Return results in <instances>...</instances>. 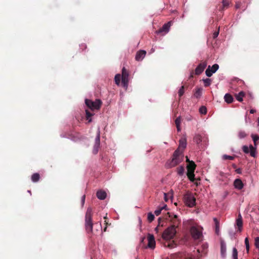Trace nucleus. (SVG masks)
<instances>
[{
	"mask_svg": "<svg viewBox=\"0 0 259 259\" xmlns=\"http://www.w3.org/2000/svg\"><path fill=\"white\" fill-rule=\"evenodd\" d=\"M165 219L169 220L172 225L163 232L162 237L164 240H170L174 237L176 234V227L180 224V221L177 215L171 214L169 212L166 214Z\"/></svg>",
	"mask_w": 259,
	"mask_h": 259,
	"instance_id": "nucleus-1",
	"label": "nucleus"
},
{
	"mask_svg": "<svg viewBox=\"0 0 259 259\" xmlns=\"http://www.w3.org/2000/svg\"><path fill=\"white\" fill-rule=\"evenodd\" d=\"M183 150L180 151L179 149H177L174 152L171 159L165 163V167L169 168L177 166L183 160Z\"/></svg>",
	"mask_w": 259,
	"mask_h": 259,
	"instance_id": "nucleus-2",
	"label": "nucleus"
},
{
	"mask_svg": "<svg viewBox=\"0 0 259 259\" xmlns=\"http://www.w3.org/2000/svg\"><path fill=\"white\" fill-rule=\"evenodd\" d=\"M251 136L255 147H253L252 145H250L249 147L247 146L244 145L242 147V150L245 153H250V155L251 157H256V148L255 147L258 144L257 141L259 140V136L252 134Z\"/></svg>",
	"mask_w": 259,
	"mask_h": 259,
	"instance_id": "nucleus-3",
	"label": "nucleus"
},
{
	"mask_svg": "<svg viewBox=\"0 0 259 259\" xmlns=\"http://www.w3.org/2000/svg\"><path fill=\"white\" fill-rule=\"evenodd\" d=\"M93 211L91 207L88 208L85 215V228L88 233L93 232Z\"/></svg>",
	"mask_w": 259,
	"mask_h": 259,
	"instance_id": "nucleus-4",
	"label": "nucleus"
},
{
	"mask_svg": "<svg viewBox=\"0 0 259 259\" xmlns=\"http://www.w3.org/2000/svg\"><path fill=\"white\" fill-rule=\"evenodd\" d=\"M196 167V165L193 161H191L190 163H188L187 165V176L191 182L195 181V175L194 171Z\"/></svg>",
	"mask_w": 259,
	"mask_h": 259,
	"instance_id": "nucleus-5",
	"label": "nucleus"
},
{
	"mask_svg": "<svg viewBox=\"0 0 259 259\" xmlns=\"http://www.w3.org/2000/svg\"><path fill=\"white\" fill-rule=\"evenodd\" d=\"M85 103L87 107L92 111L99 110L102 105V101L100 99H96L93 101L89 99H85Z\"/></svg>",
	"mask_w": 259,
	"mask_h": 259,
	"instance_id": "nucleus-6",
	"label": "nucleus"
},
{
	"mask_svg": "<svg viewBox=\"0 0 259 259\" xmlns=\"http://www.w3.org/2000/svg\"><path fill=\"white\" fill-rule=\"evenodd\" d=\"M185 204L190 207L194 206L196 204V198L192 193L188 192L184 196Z\"/></svg>",
	"mask_w": 259,
	"mask_h": 259,
	"instance_id": "nucleus-7",
	"label": "nucleus"
},
{
	"mask_svg": "<svg viewBox=\"0 0 259 259\" xmlns=\"http://www.w3.org/2000/svg\"><path fill=\"white\" fill-rule=\"evenodd\" d=\"M190 231L192 237L195 240L199 239L202 236L201 228L192 226L190 228Z\"/></svg>",
	"mask_w": 259,
	"mask_h": 259,
	"instance_id": "nucleus-8",
	"label": "nucleus"
},
{
	"mask_svg": "<svg viewBox=\"0 0 259 259\" xmlns=\"http://www.w3.org/2000/svg\"><path fill=\"white\" fill-rule=\"evenodd\" d=\"M100 132L99 130H98L97 134V136L95 139V145L94 146L93 152L94 154H96L98 151L99 149L100 148Z\"/></svg>",
	"mask_w": 259,
	"mask_h": 259,
	"instance_id": "nucleus-9",
	"label": "nucleus"
},
{
	"mask_svg": "<svg viewBox=\"0 0 259 259\" xmlns=\"http://www.w3.org/2000/svg\"><path fill=\"white\" fill-rule=\"evenodd\" d=\"M219 66L218 64H213L211 67L209 65L205 71V74L208 77L212 76L219 69Z\"/></svg>",
	"mask_w": 259,
	"mask_h": 259,
	"instance_id": "nucleus-10",
	"label": "nucleus"
},
{
	"mask_svg": "<svg viewBox=\"0 0 259 259\" xmlns=\"http://www.w3.org/2000/svg\"><path fill=\"white\" fill-rule=\"evenodd\" d=\"M147 239L148 241V247L151 249H154L155 247V241L153 235L148 234Z\"/></svg>",
	"mask_w": 259,
	"mask_h": 259,
	"instance_id": "nucleus-11",
	"label": "nucleus"
},
{
	"mask_svg": "<svg viewBox=\"0 0 259 259\" xmlns=\"http://www.w3.org/2000/svg\"><path fill=\"white\" fill-rule=\"evenodd\" d=\"M207 63L205 62L200 63L195 70V73L196 75L200 74L206 68Z\"/></svg>",
	"mask_w": 259,
	"mask_h": 259,
	"instance_id": "nucleus-12",
	"label": "nucleus"
},
{
	"mask_svg": "<svg viewBox=\"0 0 259 259\" xmlns=\"http://www.w3.org/2000/svg\"><path fill=\"white\" fill-rule=\"evenodd\" d=\"M171 26V22H168L167 23L164 24L161 28H160L158 31V33L162 32L167 33L169 31V29Z\"/></svg>",
	"mask_w": 259,
	"mask_h": 259,
	"instance_id": "nucleus-13",
	"label": "nucleus"
},
{
	"mask_svg": "<svg viewBox=\"0 0 259 259\" xmlns=\"http://www.w3.org/2000/svg\"><path fill=\"white\" fill-rule=\"evenodd\" d=\"M146 54V51L144 50H140L137 52L135 59L138 61H142L145 57Z\"/></svg>",
	"mask_w": 259,
	"mask_h": 259,
	"instance_id": "nucleus-14",
	"label": "nucleus"
},
{
	"mask_svg": "<svg viewBox=\"0 0 259 259\" xmlns=\"http://www.w3.org/2000/svg\"><path fill=\"white\" fill-rule=\"evenodd\" d=\"M234 186L237 189L241 190L243 188L244 185L240 179H237L234 182Z\"/></svg>",
	"mask_w": 259,
	"mask_h": 259,
	"instance_id": "nucleus-15",
	"label": "nucleus"
},
{
	"mask_svg": "<svg viewBox=\"0 0 259 259\" xmlns=\"http://www.w3.org/2000/svg\"><path fill=\"white\" fill-rule=\"evenodd\" d=\"M187 145V140L186 138H182L179 141V146L178 149L181 151V148L183 149H185Z\"/></svg>",
	"mask_w": 259,
	"mask_h": 259,
	"instance_id": "nucleus-16",
	"label": "nucleus"
},
{
	"mask_svg": "<svg viewBox=\"0 0 259 259\" xmlns=\"http://www.w3.org/2000/svg\"><path fill=\"white\" fill-rule=\"evenodd\" d=\"M236 225L238 228L239 231H241L243 226V222L242 217L240 214H239L238 218L236 220Z\"/></svg>",
	"mask_w": 259,
	"mask_h": 259,
	"instance_id": "nucleus-17",
	"label": "nucleus"
},
{
	"mask_svg": "<svg viewBox=\"0 0 259 259\" xmlns=\"http://www.w3.org/2000/svg\"><path fill=\"white\" fill-rule=\"evenodd\" d=\"M97 197L100 200H104L106 197V193L103 190H99L97 192Z\"/></svg>",
	"mask_w": 259,
	"mask_h": 259,
	"instance_id": "nucleus-18",
	"label": "nucleus"
},
{
	"mask_svg": "<svg viewBox=\"0 0 259 259\" xmlns=\"http://www.w3.org/2000/svg\"><path fill=\"white\" fill-rule=\"evenodd\" d=\"M213 221L215 225V232L217 235L219 234L220 232V222L219 221L215 218H213Z\"/></svg>",
	"mask_w": 259,
	"mask_h": 259,
	"instance_id": "nucleus-19",
	"label": "nucleus"
},
{
	"mask_svg": "<svg viewBox=\"0 0 259 259\" xmlns=\"http://www.w3.org/2000/svg\"><path fill=\"white\" fill-rule=\"evenodd\" d=\"M221 252L222 256L223 257H225L226 252V246L224 242H221Z\"/></svg>",
	"mask_w": 259,
	"mask_h": 259,
	"instance_id": "nucleus-20",
	"label": "nucleus"
},
{
	"mask_svg": "<svg viewBox=\"0 0 259 259\" xmlns=\"http://www.w3.org/2000/svg\"><path fill=\"white\" fill-rule=\"evenodd\" d=\"M224 99H225V101L227 103H232L233 100H234V99L233 98V97L229 94H226L225 96H224Z\"/></svg>",
	"mask_w": 259,
	"mask_h": 259,
	"instance_id": "nucleus-21",
	"label": "nucleus"
},
{
	"mask_svg": "<svg viewBox=\"0 0 259 259\" xmlns=\"http://www.w3.org/2000/svg\"><path fill=\"white\" fill-rule=\"evenodd\" d=\"M128 83V77L121 76V84L123 87L127 88Z\"/></svg>",
	"mask_w": 259,
	"mask_h": 259,
	"instance_id": "nucleus-22",
	"label": "nucleus"
},
{
	"mask_svg": "<svg viewBox=\"0 0 259 259\" xmlns=\"http://www.w3.org/2000/svg\"><path fill=\"white\" fill-rule=\"evenodd\" d=\"M194 141L197 145H199L202 141V139L200 135H196L194 138Z\"/></svg>",
	"mask_w": 259,
	"mask_h": 259,
	"instance_id": "nucleus-23",
	"label": "nucleus"
},
{
	"mask_svg": "<svg viewBox=\"0 0 259 259\" xmlns=\"http://www.w3.org/2000/svg\"><path fill=\"white\" fill-rule=\"evenodd\" d=\"M202 88H197L194 93L195 97L197 99L199 98L202 95Z\"/></svg>",
	"mask_w": 259,
	"mask_h": 259,
	"instance_id": "nucleus-24",
	"label": "nucleus"
},
{
	"mask_svg": "<svg viewBox=\"0 0 259 259\" xmlns=\"http://www.w3.org/2000/svg\"><path fill=\"white\" fill-rule=\"evenodd\" d=\"M85 114H86V119L88 120L89 122H91L92 121L91 117L94 114L91 112L89 110H85Z\"/></svg>",
	"mask_w": 259,
	"mask_h": 259,
	"instance_id": "nucleus-25",
	"label": "nucleus"
},
{
	"mask_svg": "<svg viewBox=\"0 0 259 259\" xmlns=\"http://www.w3.org/2000/svg\"><path fill=\"white\" fill-rule=\"evenodd\" d=\"M40 176L38 173H34L31 176V180L33 182H37L39 180Z\"/></svg>",
	"mask_w": 259,
	"mask_h": 259,
	"instance_id": "nucleus-26",
	"label": "nucleus"
},
{
	"mask_svg": "<svg viewBox=\"0 0 259 259\" xmlns=\"http://www.w3.org/2000/svg\"><path fill=\"white\" fill-rule=\"evenodd\" d=\"M245 95V93L243 92H240L238 94H236L235 95L236 99L239 101L241 102L243 100V97Z\"/></svg>",
	"mask_w": 259,
	"mask_h": 259,
	"instance_id": "nucleus-27",
	"label": "nucleus"
},
{
	"mask_svg": "<svg viewBox=\"0 0 259 259\" xmlns=\"http://www.w3.org/2000/svg\"><path fill=\"white\" fill-rule=\"evenodd\" d=\"M180 123H181V118H180V117H179L177 118L175 120V124L176 125V127H177V130L178 132L181 131Z\"/></svg>",
	"mask_w": 259,
	"mask_h": 259,
	"instance_id": "nucleus-28",
	"label": "nucleus"
},
{
	"mask_svg": "<svg viewBox=\"0 0 259 259\" xmlns=\"http://www.w3.org/2000/svg\"><path fill=\"white\" fill-rule=\"evenodd\" d=\"M121 78V76L120 74H117L115 76V77H114L115 82L117 85H119Z\"/></svg>",
	"mask_w": 259,
	"mask_h": 259,
	"instance_id": "nucleus-29",
	"label": "nucleus"
},
{
	"mask_svg": "<svg viewBox=\"0 0 259 259\" xmlns=\"http://www.w3.org/2000/svg\"><path fill=\"white\" fill-rule=\"evenodd\" d=\"M184 170L185 169L183 166H179L177 169L178 174L180 176H182L184 174Z\"/></svg>",
	"mask_w": 259,
	"mask_h": 259,
	"instance_id": "nucleus-30",
	"label": "nucleus"
},
{
	"mask_svg": "<svg viewBox=\"0 0 259 259\" xmlns=\"http://www.w3.org/2000/svg\"><path fill=\"white\" fill-rule=\"evenodd\" d=\"M176 245V244L174 243L173 241L171 242H167L164 243V246L169 248H172L175 247Z\"/></svg>",
	"mask_w": 259,
	"mask_h": 259,
	"instance_id": "nucleus-31",
	"label": "nucleus"
},
{
	"mask_svg": "<svg viewBox=\"0 0 259 259\" xmlns=\"http://www.w3.org/2000/svg\"><path fill=\"white\" fill-rule=\"evenodd\" d=\"M204 85L205 87L209 86L211 83V80L209 78H206L203 80Z\"/></svg>",
	"mask_w": 259,
	"mask_h": 259,
	"instance_id": "nucleus-32",
	"label": "nucleus"
},
{
	"mask_svg": "<svg viewBox=\"0 0 259 259\" xmlns=\"http://www.w3.org/2000/svg\"><path fill=\"white\" fill-rule=\"evenodd\" d=\"M247 134L245 133L244 131H240L238 133V137L240 139L244 138L247 136Z\"/></svg>",
	"mask_w": 259,
	"mask_h": 259,
	"instance_id": "nucleus-33",
	"label": "nucleus"
},
{
	"mask_svg": "<svg viewBox=\"0 0 259 259\" xmlns=\"http://www.w3.org/2000/svg\"><path fill=\"white\" fill-rule=\"evenodd\" d=\"M244 242L247 252L248 253L249 251V243L248 237L245 238Z\"/></svg>",
	"mask_w": 259,
	"mask_h": 259,
	"instance_id": "nucleus-34",
	"label": "nucleus"
},
{
	"mask_svg": "<svg viewBox=\"0 0 259 259\" xmlns=\"http://www.w3.org/2000/svg\"><path fill=\"white\" fill-rule=\"evenodd\" d=\"M199 112L202 114H206L207 113V109L206 107L202 106L199 108Z\"/></svg>",
	"mask_w": 259,
	"mask_h": 259,
	"instance_id": "nucleus-35",
	"label": "nucleus"
},
{
	"mask_svg": "<svg viewBox=\"0 0 259 259\" xmlns=\"http://www.w3.org/2000/svg\"><path fill=\"white\" fill-rule=\"evenodd\" d=\"M235 157H236V155H234V156H229V155H224L223 156V158L225 160L229 159V160H233L234 159Z\"/></svg>",
	"mask_w": 259,
	"mask_h": 259,
	"instance_id": "nucleus-36",
	"label": "nucleus"
},
{
	"mask_svg": "<svg viewBox=\"0 0 259 259\" xmlns=\"http://www.w3.org/2000/svg\"><path fill=\"white\" fill-rule=\"evenodd\" d=\"M128 72L127 70L125 69L124 67L122 68V77H128Z\"/></svg>",
	"mask_w": 259,
	"mask_h": 259,
	"instance_id": "nucleus-37",
	"label": "nucleus"
},
{
	"mask_svg": "<svg viewBox=\"0 0 259 259\" xmlns=\"http://www.w3.org/2000/svg\"><path fill=\"white\" fill-rule=\"evenodd\" d=\"M154 215L151 212H149L148 213L147 219L150 223L152 222L154 220Z\"/></svg>",
	"mask_w": 259,
	"mask_h": 259,
	"instance_id": "nucleus-38",
	"label": "nucleus"
},
{
	"mask_svg": "<svg viewBox=\"0 0 259 259\" xmlns=\"http://www.w3.org/2000/svg\"><path fill=\"white\" fill-rule=\"evenodd\" d=\"M232 256L233 259H238V251L236 248H233Z\"/></svg>",
	"mask_w": 259,
	"mask_h": 259,
	"instance_id": "nucleus-39",
	"label": "nucleus"
},
{
	"mask_svg": "<svg viewBox=\"0 0 259 259\" xmlns=\"http://www.w3.org/2000/svg\"><path fill=\"white\" fill-rule=\"evenodd\" d=\"M223 9H227L229 5V2L228 0H223Z\"/></svg>",
	"mask_w": 259,
	"mask_h": 259,
	"instance_id": "nucleus-40",
	"label": "nucleus"
},
{
	"mask_svg": "<svg viewBox=\"0 0 259 259\" xmlns=\"http://www.w3.org/2000/svg\"><path fill=\"white\" fill-rule=\"evenodd\" d=\"M178 94H179V96L180 97H182L183 95V94H184V85H183L181 87V88L180 89V90L179 91Z\"/></svg>",
	"mask_w": 259,
	"mask_h": 259,
	"instance_id": "nucleus-41",
	"label": "nucleus"
},
{
	"mask_svg": "<svg viewBox=\"0 0 259 259\" xmlns=\"http://www.w3.org/2000/svg\"><path fill=\"white\" fill-rule=\"evenodd\" d=\"M254 245L257 249H259V237H256L254 239Z\"/></svg>",
	"mask_w": 259,
	"mask_h": 259,
	"instance_id": "nucleus-42",
	"label": "nucleus"
},
{
	"mask_svg": "<svg viewBox=\"0 0 259 259\" xmlns=\"http://www.w3.org/2000/svg\"><path fill=\"white\" fill-rule=\"evenodd\" d=\"M162 210H163V208L160 207L158 209L155 210L154 213L156 215L158 216L161 213V212Z\"/></svg>",
	"mask_w": 259,
	"mask_h": 259,
	"instance_id": "nucleus-43",
	"label": "nucleus"
},
{
	"mask_svg": "<svg viewBox=\"0 0 259 259\" xmlns=\"http://www.w3.org/2000/svg\"><path fill=\"white\" fill-rule=\"evenodd\" d=\"M219 34V28L218 29V30L216 31H215L213 34H212V37L213 39H215L218 36V35Z\"/></svg>",
	"mask_w": 259,
	"mask_h": 259,
	"instance_id": "nucleus-44",
	"label": "nucleus"
},
{
	"mask_svg": "<svg viewBox=\"0 0 259 259\" xmlns=\"http://www.w3.org/2000/svg\"><path fill=\"white\" fill-rule=\"evenodd\" d=\"M235 171L237 174H241L242 172V169L240 168H238L235 170Z\"/></svg>",
	"mask_w": 259,
	"mask_h": 259,
	"instance_id": "nucleus-45",
	"label": "nucleus"
},
{
	"mask_svg": "<svg viewBox=\"0 0 259 259\" xmlns=\"http://www.w3.org/2000/svg\"><path fill=\"white\" fill-rule=\"evenodd\" d=\"M105 224L106 225V227L104 229V231L106 232V230H107V225L108 224L106 220H105Z\"/></svg>",
	"mask_w": 259,
	"mask_h": 259,
	"instance_id": "nucleus-46",
	"label": "nucleus"
},
{
	"mask_svg": "<svg viewBox=\"0 0 259 259\" xmlns=\"http://www.w3.org/2000/svg\"><path fill=\"white\" fill-rule=\"evenodd\" d=\"M256 112V110L255 109H250V113L253 114Z\"/></svg>",
	"mask_w": 259,
	"mask_h": 259,
	"instance_id": "nucleus-47",
	"label": "nucleus"
},
{
	"mask_svg": "<svg viewBox=\"0 0 259 259\" xmlns=\"http://www.w3.org/2000/svg\"><path fill=\"white\" fill-rule=\"evenodd\" d=\"M85 198V195L82 196V202L83 203H84Z\"/></svg>",
	"mask_w": 259,
	"mask_h": 259,
	"instance_id": "nucleus-48",
	"label": "nucleus"
},
{
	"mask_svg": "<svg viewBox=\"0 0 259 259\" xmlns=\"http://www.w3.org/2000/svg\"><path fill=\"white\" fill-rule=\"evenodd\" d=\"M240 4L239 3H237V4H236L235 7H236V8L237 9H238V8L240 7Z\"/></svg>",
	"mask_w": 259,
	"mask_h": 259,
	"instance_id": "nucleus-49",
	"label": "nucleus"
},
{
	"mask_svg": "<svg viewBox=\"0 0 259 259\" xmlns=\"http://www.w3.org/2000/svg\"><path fill=\"white\" fill-rule=\"evenodd\" d=\"M164 199H165V201H168V199L166 197V193H164Z\"/></svg>",
	"mask_w": 259,
	"mask_h": 259,
	"instance_id": "nucleus-50",
	"label": "nucleus"
},
{
	"mask_svg": "<svg viewBox=\"0 0 259 259\" xmlns=\"http://www.w3.org/2000/svg\"><path fill=\"white\" fill-rule=\"evenodd\" d=\"M191 160H190L189 159V158H188V157H186V162H188V163H190V162H191Z\"/></svg>",
	"mask_w": 259,
	"mask_h": 259,
	"instance_id": "nucleus-51",
	"label": "nucleus"
},
{
	"mask_svg": "<svg viewBox=\"0 0 259 259\" xmlns=\"http://www.w3.org/2000/svg\"><path fill=\"white\" fill-rule=\"evenodd\" d=\"M166 207H167V205H164L163 206H162L160 208H163V209H166Z\"/></svg>",
	"mask_w": 259,
	"mask_h": 259,
	"instance_id": "nucleus-52",
	"label": "nucleus"
},
{
	"mask_svg": "<svg viewBox=\"0 0 259 259\" xmlns=\"http://www.w3.org/2000/svg\"><path fill=\"white\" fill-rule=\"evenodd\" d=\"M232 167L234 168H236V165L235 164H233L232 165Z\"/></svg>",
	"mask_w": 259,
	"mask_h": 259,
	"instance_id": "nucleus-53",
	"label": "nucleus"
},
{
	"mask_svg": "<svg viewBox=\"0 0 259 259\" xmlns=\"http://www.w3.org/2000/svg\"><path fill=\"white\" fill-rule=\"evenodd\" d=\"M192 77H193V72H192L191 73V75H190V78H192Z\"/></svg>",
	"mask_w": 259,
	"mask_h": 259,
	"instance_id": "nucleus-54",
	"label": "nucleus"
},
{
	"mask_svg": "<svg viewBox=\"0 0 259 259\" xmlns=\"http://www.w3.org/2000/svg\"><path fill=\"white\" fill-rule=\"evenodd\" d=\"M104 219L105 220H106L107 219V214L106 215V216H105V217H104Z\"/></svg>",
	"mask_w": 259,
	"mask_h": 259,
	"instance_id": "nucleus-55",
	"label": "nucleus"
},
{
	"mask_svg": "<svg viewBox=\"0 0 259 259\" xmlns=\"http://www.w3.org/2000/svg\"><path fill=\"white\" fill-rule=\"evenodd\" d=\"M155 230L157 232H158V227H157L155 229Z\"/></svg>",
	"mask_w": 259,
	"mask_h": 259,
	"instance_id": "nucleus-56",
	"label": "nucleus"
},
{
	"mask_svg": "<svg viewBox=\"0 0 259 259\" xmlns=\"http://www.w3.org/2000/svg\"><path fill=\"white\" fill-rule=\"evenodd\" d=\"M160 220H161V218H159L158 219V221H160Z\"/></svg>",
	"mask_w": 259,
	"mask_h": 259,
	"instance_id": "nucleus-57",
	"label": "nucleus"
},
{
	"mask_svg": "<svg viewBox=\"0 0 259 259\" xmlns=\"http://www.w3.org/2000/svg\"><path fill=\"white\" fill-rule=\"evenodd\" d=\"M144 238H143L142 239V241H143V240H144Z\"/></svg>",
	"mask_w": 259,
	"mask_h": 259,
	"instance_id": "nucleus-58",
	"label": "nucleus"
},
{
	"mask_svg": "<svg viewBox=\"0 0 259 259\" xmlns=\"http://www.w3.org/2000/svg\"><path fill=\"white\" fill-rule=\"evenodd\" d=\"M258 120H259V118H258Z\"/></svg>",
	"mask_w": 259,
	"mask_h": 259,
	"instance_id": "nucleus-59",
	"label": "nucleus"
},
{
	"mask_svg": "<svg viewBox=\"0 0 259 259\" xmlns=\"http://www.w3.org/2000/svg\"><path fill=\"white\" fill-rule=\"evenodd\" d=\"M258 259H259V258H258Z\"/></svg>",
	"mask_w": 259,
	"mask_h": 259,
	"instance_id": "nucleus-60",
	"label": "nucleus"
}]
</instances>
